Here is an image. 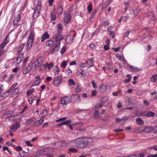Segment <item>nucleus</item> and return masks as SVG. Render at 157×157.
Wrapping results in <instances>:
<instances>
[{
	"instance_id": "obj_53",
	"label": "nucleus",
	"mask_w": 157,
	"mask_h": 157,
	"mask_svg": "<svg viewBox=\"0 0 157 157\" xmlns=\"http://www.w3.org/2000/svg\"><path fill=\"white\" fill-rule=\"evenodd\" d=\"M65 51H66L65 47L64 46L63 47V48L61 49V51H60V52H61V54H62L64 53V52H65Z\"/></svg>"
},
{
	"instance_id": "obj_29",
	"label": "nucleus",
	"mask_w": 157,
	"mask_h": 157,
	"mask_svg": "<svg viewBox=\"0 0 157 157\" xmlns=\"http://www.w3.org/2000/svg\"><path fill=\"white\" fill-rule=\"evenodd\" d=\"M34 33L32 32H31L30 33L29 36L28 38V40H31L33 42V38H34Z\"/></svg>"
},
{
	"instance_id": "obj_39",
	"label": "nucleus",
	"mask_w": 157,
	"mask_h": 157,
	"mask_svg": "<svg viewBox=\"0 0 157 157\" xmlns=\"http://www.w3.org/2000/svg\"><path fill=\"white\" fill-rule=\"evenodd\" d=\"M25 44L24 43L21 44L20 47H19L17 49V51L18 52H20L23 49V48Z\"/></svg>"
},
{
	"instance_id": "obj_14",
	"label": "nucleus",
	"mask_w": 157,
	"mask_h": 157,
	"mask_svg": "<svg viewBox=\"0 0 157 157\" xmlns=\"http://www.w3.org/2000/svg\"><path fill=\"white\" fill-rule=\"evenodd\" d=\"M33 42L31 40H29L28 41L27 43L26 44V50L28 51L29 49H30L32 46V45L33 44Z\"/></svg>"
},
{
	"instance_id": "obj_25",
	"label": "nucleus",
	"mask_w": 157,
	"mask_h": 157,
	"mask_svg": "<svg viewBox=\"0 0 157 157\" xmlns=\"http://www.w3.org/2000/svg\"><path fill=\"white\" fill-rule=\"evenodd\" d=\"M54 44V42L52 40H48L46 43V45L47 46L52 47Z\"/></svg>"
},
{
	"instance_id": "obj_21",
	"label": "nucleus",
	"mask_w": 157,
	"mask_h": 157,
	"mask_svg": "<svg viewBox=\"0 0 157 157\" xmlns=\"http://www.w3.org/2000/svg\"><path fill=\"white\" fill-rule=\"evenodd\" d=\"M145 114H145V116H147V117H153L155 116V113L151 111H148V112L146 111L145 112Z\"/></svg>"
},
{
	"instance_id": "obj_30",
	"label": "nucleus",
	"mask_w": 157,
	"mask_h": 157,
	"mask_svg": "<svg viewBox=\"0 0 157 157\" xmlns=\"http://www.w3.org/2000/svg\"><path fill=\"white\" fill-rule=\"evenodd\" d=\"M148 14L149 17V18L151 20L153 21L155 20L154 16L152 12H148Z\"/></svg>"
},
{
	"instance_id": "obj_33",
	"label": "nucleus",
	"mask_w": 157,
	"mask_h": 157,
	"mask_svg": "<svg viewBox=\"0 0 157 157\" xmlns=\"http://www.w3.org/2000/svg\"><path fill=\"white\" fill-rule=\"evenodd\" d=\"M124 3L125 6V7L124 9L125 10V12H126L127 10L128 9L129 6V2H124Z\"/></svg>"
},
{
	"instance_id": "obj_11",
	"label": "nucleus",
	"mask_w": 157,
	"mask_h": 157,
	"mask_svg": "<svg viewBox=\"0 0 157 157\" xmlns=\"http://www.w3.org/2000/svg\"><path fill=\"white\" fill-rule=\"evenodd\" d=\"M49 37L50 35L48 34V32H45L41 38V42H43L46 39L49 38Z\"/></svg>"
},
{
	"instance_id": "obj_15",
	"label": "nucleus",
	"mask_w": 157,
	"mask_h": 157,
	"mask_svg": "<svg viewBox=\"0 0 157 157\" xmlns=\"http://www.w3.org/2000/svg\"><path fill=\"white\" fill-rule=\"evenodd\" d=\"M71 122V121L70 120H68L59 123L57 126L58 127H60L64 125H67L70 124Z\"/></svg>"
},
{
	"instance_id": "obj_43",
	"label": "nucleus",
	"mask_w": 157,
	"mask_h": 157,
	"mask_svg": "<svg viewBox=\"0 0 157 157\" xmlns=\"http://www.w3.org/2000/svg\"><path fill=\"white\" fill-rule=\"evenodd\" d=\"M69 151L72 152L76 153L78 152V150L77 149L74 148H71L69 149Z\"/></svg>"
},
{
	"instance_id": "obj_31",
	"label": "nucleus",
	"mask_w": 157,
	"mask_h": 157,
	"mask_svg": "<svg viewBox=\"0 0 157 157\" xmlns=\"http://www.w3.org/2000/svg\"><path fill=\"white\" fill-rule=\"evenodd\" d=\"M39 13L40 12H39V11H36L35 10L33 14V18L35 19L37 17L39 16Z\"/></svg>"
},
{
	"instance_id": "obj_8",
	"label": "nucleus",
	"mask_w": 157,
	"mask_h": 157,
	"mask_svg": "<svg viewBox=\"0 0 157 157\" xmlns=\"http://www.w3.org/2000/svg\"><path fill=\"white\" fill-rule=\"evenodd\" d=\"M71 20L70 15L68 13L65 14L64 17V22L66 23H68L70 22Z\"/></svg>"
},
{
	"instance_id": "obj_62",
	"label": "nucleus",
	"mask_w": 157,
	"mask_h": 157,
	"mask_svg": "<svg viewBox=\"0 0 157 157\" xmlns=\"http://www.w3.org/2000/svg\"><path fill=\"white\" fill-rule=\"evenodd\" d=\"M130 33V31H128L125 32L124 34V37H127Z\"/></svg>"
},
{
	"instance_id": "obj_16",
	"label": "nucleus",
	"mask_w": 157,
	"mask_h": 157,
	"mask_svg": "<svg viewBox=\"0 0 157 157\" xmlns=\"http://www.w3.org/2000/svg\"><path fill=\"white\" fill-rule=\"evenodd\" d=\"M134 17L133 16V14H131L130 13L128 14L126 16H124V21L126 22L128 19H129L131 20H133V19Z\"/></svg>"
},
{
	"instance_id": "obj_17",
	"label": "nucleus",
	"mask_w": 157,
	"mask_h": 157,
	"mask_svg": "<svg viewBox=\"0 0 157 157\" xmlns=\"http://www.w3.org/2000/svg\"><path fill=\"white\" fill-rule=\"evenodd\" d=\"M57 144L59 145H60L62 147H66L68 144V143L67 142L64 141H59L58 142Z\"/></svg>"
},
{
	"instance_id": "obj_37",
	"label": "nucleus",
	"mask_w": 157,
	"mask_h": 157,
	"mask_svg": "<svg viewBox=\"0 0 157 157\" xmlns=\"http://www.w3.org/2000/svg\"><path fill=\"white\" fill-rule=\"evenodd\" d=\"M103 105L101 103H98L96 104V105L95 106V108L96 109V110L100 109L102 107Z\"/></svg>"
},
{
	"instance_id": "obj_23",
	"label": "nucleus",
	"mask_w": 157,
	"mask_h": 157,
	"mask_svg": "<svg viewBox=\"0 0 157 157\" xmlns=\"http://www.w3.org/2000/svg\"><path fill=\"white\" fill-rule=\"evenodd\" d=\"M58 33H61L63 30L62 27V25L61 24H58L57 26Z\"/></svg>"
},
{
	"instance_id": "obj_27",
	"label": "nucleus",
	"mask_w": 157,
	"mask_h": 157,
	"mask_svg": "<svg viewBox=\"0 0 157 157\" xmlns=\"http://www.w3.org/2000/svg\"><path fill=\"white\" fill-rule=\"evenodd\" d=\"M110 2L109 1H106L104 3H103L102 5V8H105L109 5Z\"/></svg>"
},
{
	"instance_id": "obj_12",
	"label": "nucleus",
	"mask_w": 157,
	"mask_h": 157,
	"mask_svg": "<svg viewBox=\"0 0 157 157\" xmlns=\"http://www.w3.org/2000/svg\"><path fill=\"white\" fill-rule=\"evenodd\" d=\"M44 121V119L43 118L36 121H35L34 124V125L35 126H39L41 125L43 122Z\"/></svg>"
},
{
	"instance_id": "obj_52",
	"label": "nucleus",
	"mask_w": 157,
	"mask_h": 157,
	"mask_svg": "<svg viewBox=\"0 0 157 157\" xmlns=\"http://www.w3.org/2000/svg\"><path fill=\"white\" fill-rule=\"evenodd\" d=\"M18 93V89L17 88H15L12 92V94H16Z\"/></svg>"
},
{
	"instance_id": "obj_7",
	"label": "nucleus",
	"mask_w": 157,
	"mask_h": 157,
	"mask_svg": "<svg viewBox=\"0 0 157 157\" xmlns=\"http://www.w3.org/2000/svg\"><path fill=\"white\" fill-rule=\"evenodd\" d=\"M21 20V17L19 14H18L16 17H15L13 21V25H16V28L20 25L19 22Z\"/></svg>"
},
{
	"instance_id": "obj_46",
	"label": "nucleus",
	"mask_w": 157,
	"mask_h": 157,
	"mask_svg": "<svg viewBox=\"0 0 157 157\" xmlns=\"http://www.w3.org/2000/svg\"><path fill=\"white\" fill-rule=\"evenodd\" d=\"M67 119L66 117H64L62 118H60L56 121V122H59L61 121H64L66 120Z\"/></svg>"
},
{
	"instance_id": "obj_36",
	"label": "nucleus",
	"mask_w": 157,
	"mask_h": 157,
	"mask_svg": "<svg viewBox=\"0 0 157 157\" xmlns=\"http://www.w3.org/2000/svg\"><path fill=\"white\" fill-rule=\"evenodd\" d=\"M137 116H145V112H138L136 113Z\"/></svg>"
},
{
	"instance_id": "obj_35",
	"label": "nucleus",
	"mask_w": 157,
	"mask_h": 157,
	"mask_svg": "<svg viewBox=\"0 0 157 157\" xmlns=\"http://www.w3.org/2000/svg\"><path fill=\"white\" fill-rule=\"evenodd\" d=\"M33 122V120L32 119H28L25 121V124L26 125H30L31 123Z\"/></svg>"
},
{
	"instance_id": "obj_40",
	"label": "nucleus",
	"mask_w": 157,
	"mask_h": 157,
	"mask_svg": "<svg viewBox=\"0 0 157 157\" xmlns=\"http://www.w3.org/2000/svg\"><path fill=\"white\" fill-rule=\"evenodd\" d=\"M74 38H73V36H72V38H70L69 39V38L68 37L66 40V42L68 43H70L71 42H73V40H74Z\"/></svg>"
},
{
	"instance_id": "obj_24",
	"label": "nucleus",
	"mask_w": 157,
	"mask_h": 157,
	"mask_svg": "<svg viewBox=\"0 0 157 157\" xmlns=\"http://www.w3.org/2000/svg\"><path fill=\"white\" fill-rule=\"evenodd\" d=\"M41 63H40V62H39V61L36 60L33 63V65L34 66V68L35 69L37 67H38Z\"/></svg>"
},
{
	"instance_id": "obj_26",
	"label": "nucleus",
	"mask_w": 157,
	"mask_h": 157,
	"mask_svg": "<svg viewBox=\"0 0 157 157\" xmlns=\"http://www.w3.org/2000/svg\"><path fill=\"white\" fill-rule=\"evenodd\" d=\"M157 80V75H154L152 76L150 78V81L153 82H155Z\"/></svg>"
},
{
	"instance_id": "obj_48",
	"label": "nucleus",
	"mask_w": 157,
	"mask_h": 157,
	"mask_svg": "<svg viewBox=\"0 0 157 157\" xmlns=\"http://www.w3.org/2000/svg\"><path fill=\"white\" fill-rule=\"evenodd\" d=\"M117 58L121 61H123L124 59V58L120 56H117Z\"/></svg>"
},
{
	"instance_id": "obj_5",
	"label": "nucleus",
	"mask_w": 157,
	"mask_h": 157,
	"mask_svg": "<svg viewBox=\"0 0 157 157\" xmlns=\"http://www.w3.org/2000/svg\"><path fill=\"white\" fill-rule=\"evenodd\" d=\"M53 38L55 39L56 41H60L63 40V36L61 35V33H58L54 35L53 36Z\"/></svg>"
},
{
	"instance_id": "obj_38",
	"label": "nucleus",
	"mask_w": 157,
	"mask_h": 157,
	"mask_svg": "<svg viewBox=\"0 0 157 157\" xmlns=\"http://www.w3.org/2000/svg\"><path fill=\"white\" fill-rule=\"evenodd\" d=\"M34 89L33 88H31L29 90L27 93V94L28 95H30V94H32L33 92L34 91Z\"/></svg>"
},
{
	"instance_id": "obj_1",
	"label": "nucleus",
	"mask_w": 157,
	"mask_h": 157,
	"mask_svg": "<svg viewBox=\"0 0 157 157\" xmlns=\"http://www.w3.org/2000/svg\"><path fill=\"white\" fill-rule=\"evenodd\" d=\"M92 141V140L91 138L85 137L78 138L74 140V142L77 146L81 148L86 147L89 143Z\"/></svg>"
},
{
	"instance_id": "obj_47",
	"label": "nucleus",
	"mask_w": 157,
	"mask_h": 157,
	"mask_svg": "<svg viewBox=\"0 0 157 157\" xmlns=\"http://www.w3.org/2000/svg\"><path fill=\"white\" fill-rule=\"evenodd\" d=\"M92 87L94 89H96L97 87V86L96 84L95 81L93 80L92 82Z\"/></svg>"
},
{
	"instance_id": "obj_51",
	"label": "nucleus",
	"mask_w": 157,
	"mask_h": 157,
	"mask_svg": "<svg viewBox=\"0 0 157 157\" xmlns=\"http://www.w3.org/2000/svg\"><path fill=\"white\" fill-rule=\"evenodd\" d=\"M9 93L7 92H6L2 94V96L3 98H6L9 95Z\"/></svg>"
},
{
	"instance_id": "obj_55",
	"label": "nucleus",
	"mask_w": 157,
	"mask_h": 157,
	"mask_svg": "<svg viewBox=\"0 0 157 157\" xmlns=\"http://www.w3.org/2000/svg\"><path fill=\"white\" fill-rule=\"evenodd\" d=\"M150 148L151 149H154L155 151H157V145H155L151 146V147H150Z\"/></svg>"
},
{
	"instance_id": "obj_64",
	"label": "nucleus",
	"mask_w": 157,
	"mask_h": 157,
	"mask_svg": "<svg viewBox=\"0 0 157 157\" xmlns=\"http://www.w3.org/2000/svg\"><path fill=\"white\" fill-rule=\"evenodd\" d=\"M97 92L96 90H93L92 93V96H95L96 95Z\"/></svg>"
},
{
	"instance_id": "obj_60",
	"label": "nucleus",
	"mask_w": 157,
	"mask_h": 157,
	"mask_svg": "<svg viewBox=\"0 0 157 157\" xmlns=\"http://www.w3.org/2000/svg\"><path fill=\"white\" fill-rule=\"evenodd\" d=\"M40 82L41 81H40V80H37L35 82L34 85H38L40 83Z\"/></svg>"
},
{
	"instance_id": "obj_3",
	"label": "nucleus",
	"mask_w": 157,
	"mask_h": 157,
	"mask_svg": "<svg viewBox=\"0 0 157 157\" xmlns=\"http://www.w3.org/2000/svg\"><path fill=\"white\" fill-rule=\"evenodd\" d=\"M62 80V76H57L54 78L53 83L55 86H58Z\"/></svg>"
},
{
	"instance_id": "obj_22",
	"label": "nucleus",
	"mask_w": 157,
	"mask_h": 157,
	"mask_svg": "<svg viewBox=\"0 0 157 157\" xmlns=\"http://www.w3.org/2000/svg\"><path fill=\"white\" fill-rule=\"evenodd\" d=\"M85 64H86V67L88 68H90L91 67L93 66V65L92 61L88 60L86 61V62Z\"/></svg>"
},
{
	"instance_id": "obj_4",
	"label": "nucleus",
	"mask_w": 157,
	"mask_h": 157,
	"mask_svg": "<svg viewBox=\"0 0 157 157\" xmlns=\"http://www.w3.org/2000/svg\"><path fill=\"white\" fill-rule=\"evenodd\" d=\"M20 123L17 121H16L14 122L13 124L11 126L10 129L12 131H15L20 127Z\"/></svg>"
},
{
	"instance_id": "obj_45",
	"label": "nucleus",
	"mask_w": 157,
	"mask_h": 157,
	"mask_svg": "<svg viewBox=\"0 0 157 157\" xmlns=\"http://www.w3.org/2000/svg\"><path fill=\"white\" fill-rule=\"evenodd\" d=\"M7 44V42L4 40L2 44L0 46V48L1 49H3L4 47Z\"/></svg>"
},
{
	"instance_id": "obj_42",
	"label": "nucleus",
	"mask_w": 157,
	"mask_h": 157,
	"mask_svg": "<svg viewBox=\"0 0 157 157\" xmlns=\"http://www.w3.org/2000/svg\"><path fill=\"white\" fill-rule=\"evenodd\" d=\"M68 82L70 85H75L76 83V82H74L73 80L71 79L69 80Z\"/></svg>"
},
{
	"instance_id": "obj_2",
	"label": "nucleus",
	"mask_w": 157,
	"mask_h": 157,
	"mask_svg": "<svg viewBox=\"0 0 157 157\" xmlns=\"http://www.w3.org/2000/svg\"><path fill=\"white\" fill-rule=\"evenodd\" d=\"M70 101L73 103L79 102L81 101V99L78 94H76L72 95L70 98Z\"/></svg>"
},
{
	"instance_id": "obj_58",
	"label": "nucleus",
	"mask_w": 157,
	"mask_h": 157,
	"mask_svg": "<svg viewBox=\"0 0 157 157\" xmlns=\"http://www.w3.org/2000/svg\"><path fill=\"white\" fill-rule=\"evenodd\" d=\"M120 48H121L120 47H118V48H115L114 47L112 48V49L115 52H116L119 51L120 50Z\"/></svg>"
},
{
	"instance_id": "obj_9",
	"label": "nucleus",
	"mask_w": 157,
	"mask_h": 157,
	"mask_svg": "<svg viewBox=\"0 0 157 157\" xmlns=\"http://www.w3.org/2000/svg\"><path fill=\"white\" fill-rule=\"evenodd\" d=\"M93 117L95 119H98L101 117L99 112L97 110H95L93 113Z\"/></svg>"
},
{
	"instance_id": "obj_34",
	"label": "nucleus",
	"mask_w": 157,
	"mask_h": 157,
	"mask_svg": "<svg viewBox=\"0 0 157 157\" xmlns=\"http://www.w3.org/2000/svg\"><path fill=\"white\" fill-rule=\"evenodd\" d=\"M59 50V48L56 47H54L53 48L50 50V53H52L56 51H58Z\"/></svg>"
},
{
	"instance_id": "obj_50",
	"label": "nucleus",
	"mask_w": 157,
	"mask_h": 157,
	"mask_svg": "<svg viewBox=\"0 0 157 157\" xmlns=\"http://www.w3.org/2000/svg\"><path fill=\"white\" fill-rule=\"evenodd\" d=\"M92 8V5L91 4L89 5L87 7L88 11L90 12L91 11Z\"/></svg>"
},
{
	"instance_id": "obj_13",
	"label": "nucleus",
	"mask_w": 157,
	"mask_h": 157,
	"mask_svg": "<svg viewBox=\"0 0 157 157\" xmlns=\"http://www.w3.org/2000/svg\"><path fill=\"white\" fill-rule=\"evenodd\" d=\"M63 8L60 5H58L56 9V13L58 14H60L63 12Z\"/></svg>"
},
{
	"instance_id": "obj_54",
	"label": "nucleus",
	"mask_w": 157,
	"mask_h": 157,
	"mask_svg": "<svg viewBox=\"0 0 157 157\" xmlns=\"http://www.w3.org/2000/svg\"><path fill=\"white\" fill-rule=\"evenodd\" d=\"M39 62H40V63H42L43 60V58L41 56L39 57L36 60Z\"/></svg>"
},
{
	"instance_id": "obj_20",
	"label": "nucleus",
	"mask_w": 157,
	"mask_h": 157,
	"mask_svg": "<svg viewBox=\"0 0 157 157\" xmlns=\"http://www.w3.org/2000/svg\"><path fill=\"white\" fill-rule=\"evenodd\" d=\"M137 124L139 125H142L144 124L143 121L140 117L137 118L136 119Z\"/></svg>"
},
{
	"instance_id": "obj_61",
	"label": "nucleus",
	"mask_w": 157,
	"mask_h": 157,
	"mask_svg": "<svg viewBox=\"0 0 157 157\" xmlns=\"http://www.w3.org/2000/svg\"><path fill=\"white\" fill-rule=\"evenodd\" d=\"M153 128L154 133L155 134H157V125L155 126L154 127H153Z\"/></svg>"
},
{
	"instance_id": "obj_63",
	"label": "nucleus",
	"mask_w": 157,
	"mask_h": 157,
	"mask_svg": "<svg viewBox=\"0 0 157 157\" xmlns=\"http://www.w3.org/2000/svg\"><path fill=\"white\" fill-rule=\"evenodd\" d=\"M56 42H57L55 44V47L59 48L58 47L60 45V41H56Z\"/></svg>"
},
{
	"instance_id": "obj_32",
	"label": "nucleus",
	"mask_w": 157,
	"mask_h": 157,
	"mask_svg": "<svg viewBox=\"0 0 157 157\" xmlns=\"http://www.w3.org/2000/svg\"><path fill=\"white\" fill-rule=\"evenodd\" d=\"M128 67L132 69V71H139L140 70L137 67H133L132 66H131L130 65H129L128 66Z\"/></svg>"
},
{
	"instance_id": "obj_28",
	"label": "nucleus",
	"mask_w": 157,
	"mask_h": 157,
	"mask_svg": "<svg viewBox=\"0 0 157 157\" xmlns=\"http://www.w3.org/2000/svg\"><path fill=\"white\" fill-rule=\"evenodd\" d=\"M51 19L52 21H55L56 19V16L53 12L51 13Z\"/></svg>"
},
{
	"instance_id": "obj_59",
	"label": "nucleus",
	"mask_w": 157,
	"mask_h": 157,
	"mask_svg": "<svg viewBox=\"0 0 157 157\" xmlns=\"http://www.w3.org/2000/svg\"><path fill=\"white\" fill-rule=\"evenodd\" d=\"M33 100H34V99H33L32 98H30L28 100V101L29 103L30 104H32Z\"/></svg>"
},
{
	"instance_id": "obj_49",
	"label": "nucleus",
	"mask_w": 157,
	"mask_h": 157,
	"mask_svg": "<svg viewBox=\"0 0 157 157\" xmlns=\"http://www.w3.org/2000/svg\"><path fill=\"white\" fill-rule=\"evenodd\" d=\"M54 64L53 63H51L50 64H48V66L47 67H48V68L49 69H50L53 66Z\"/></svg>"
},
{
	"instance_id": "obj_57",
	"label": "nucleus",
	"mask_w": 157,
	"mask_h": 157,
	"mask_svg": "<svg viewBox=\"0 0 157 157\" xmlns=\"http://www.w3.org/2000/svg\"><path fill=\"white\" fill-rule=\"evenodd\" d=\"M41 6L40 5H37L36 8V10H35L36 11H39V12H40V11L41 9Z\"/></svg>"
},
{
	"instance_id": "obj_18",
	"label": "nucleus",
	"mask_w": 157,
	"mask_h": 157,
	"mask_svg": "<svg viewBox=\"0 0 157 157\" xmlns=\"http://www.w3.org/2000/svg\"><path fill=\"white\" fill-rule=\"evenodd\" d=\"M140 10L139 8H136L132 10V13H133V16L134 17H136L140 13Z\"/></svg>"
},
{
	"instance_id": "obj_41",
	"label": "nucleus",
	"mask_w": 157,
	"mask_h": 157,
	"mask_svg": "<svg viewBox=\"0 0 157 157\" xmlns=\"http://www.w3.org/2000/svg\"><path fill=\"white\" fill-rule=\"evenodd\" d=\"M48 66V63L44 64V65H41L40 67V69L41 70H44L45 67H47Z\"/></svg>"
},
{
	"instance_id": "obj_44",
	"label": "nucleus",
	"mask_w": 157,
	"mask_h": 157,
	"mask_svg": "<svg viewBox=\"0 0 157 157\" xmlns=\"http://www.w3.org/2000/svg\"><path fill=\"white\" fill-rule=\"evenodd\" d=\"M78 71L79 73L82 75H83L85 74V72L82 69H78Z\"/></svg>"
},
{
	"instance_id": "obj_19",
	"label": "nucleus",
	"mask_w": 157,
	"mask_h": 157,
	"mask_svg": "<svg viewBox=\"0 0 157 157\" xmlns=\"http://www.w3.org/2000/svg\"><path fill=\"white\" fill-rule=\"evenodd\" d=\"M34 68V66L33 65V63H29L25 68V69L28 70V71H29L32 69Z\"/></svg>"
},
{
	"instance_id": "obj_10",
	"label": "nucleus",
	"mask_w": 157,
	"mask_h": 157,
	"mask_svg": "<svg viewBox=\"0 0 157 157\" xmlns=\"http://www.w3.org/2000/svg\"><path fill=\"white\" fill-rule=\"evenodd\" d=\"M153 126H148L145 128L143 130V131L148 133H150L153 130Z\"/></svg>"
},
{
	"instance_id": "obj_6",
	"label": "nucleus",
	"mask_w": 157,
	"mask_h": 157,
	"mask_svg": "<svg viewBox=\"0 0 157 157\" xmlns=\"http://www.w3.org/2000/svg\"><path fill=\"white\" fill-rule=\"evenodd\" d=\"M70 102V100L67 96H65L62 98L61 100V104L63 105H67Z\"/></svg>"
},
{
	"instance_id": "obj_56",
	"label": "nucleus",
	"mask_w": 157,
	"mask_h": 157,
	"mask_svg": "<svg viewBox=\"0 0 157 157\" xmlns=\"http://www.w3.org/2000/svg\"><path fill=\"white\" fill-rule=\"evenodd\" d=\"M25 143L27 144V145L29 146H30V147H33V145L30 143V141H25Z\"/></svg>"
}]
</instances>
